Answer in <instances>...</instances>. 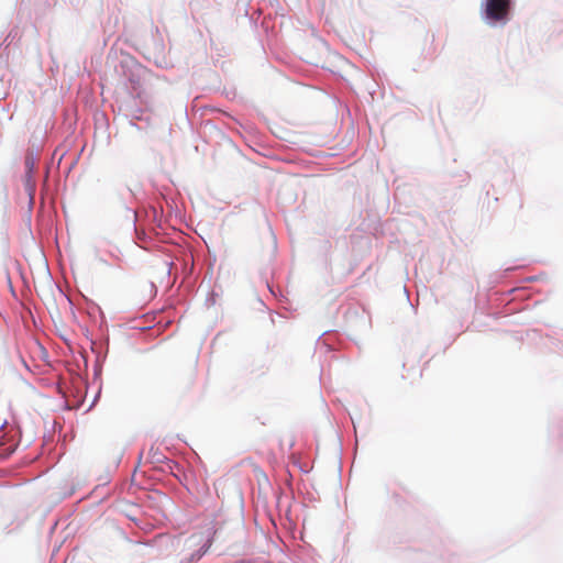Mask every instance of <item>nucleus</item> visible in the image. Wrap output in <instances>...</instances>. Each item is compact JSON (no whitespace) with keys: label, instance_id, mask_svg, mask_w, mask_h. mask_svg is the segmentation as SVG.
Instances as JSON below:
<instances>
[{"label":"nucleus","instance_id":"f257e3e1","mask_svg":"<svg viewBox=\"0 0 563 563\" xmlns=\"http://www.w3.org/2000/svg\"><path fill=\"white\" fill-rule=\"evenodd\" d=\"M511 8V0H485L484 15L490 22L505 24Z\"/></svg>","mask_w":563,"mask_h":563}]
</instances>
